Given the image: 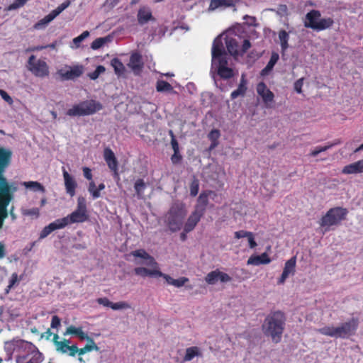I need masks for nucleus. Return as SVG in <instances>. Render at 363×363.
Here are the masks:
<instances>
[{
    "instance_id": "obj_1",
    "label": "nucleus",
    "mask_w": 363,
    "mask_h": 363,
    "mask_svg": "<svg viewBox=\"0 0 363 363\" xmlns=\"http://www.w3.org/2000/svg\"><path fill=\"white\" fill-rule=\"evenodd\" d=\"M286 320L284 312L281 311L271 312L267 315L262 325L263 333L266 336L270 337L273 342H280L284 331Z\"/></svg>"
},
{
    "instance_id": "obj_2",
    "label": "nucleus",
    "mask_w": 363,
    "mask_h": 363,
    "mask_svg": "<svg viewBox=\"0 0 363 363\" xmlns=\"http://www.w3.org/2000/svg\"><path fill=\"white\" fill-rule=\"evenodd\" d=\"M358 319L352 318L339 326L327 325L319 328L318 332L321 335L331 337L347 339L355 333L358 328Z\"/></svg>"
},
{
    "instance_id": "obj_3",
    "label": "nucleus",
    "mask_w": 363,
    "mask_h": 363,
    "mask_svg": "<svg viewBox=\"0 0 363 363\" xmlns=\"http://www.w3.org/2000/svg\"><path fill=\"white\" fill-rule=\"evenodd\" d=\"M186 211L182 203H174L165 216V223L172 232H177L182 228Z\"/></svg>"
},
{
    "instance_id": "obj_4",
    "label": "nucleus",
    "mask_w": 363,
    "mask_h": 363,
    "mask_svg": "<svg viewBox=\"0 0 363 363\" xmlns=\"http://www.w3.org/2000/svg\"><path fill=\"white\" fill-rule=\"evenodd\" d=\"M334 21L332 18H321V13L318 10L313 9L306 15L304 26L314 30L320 31L328 29L333 26Z\"/></svg>"
},
{
    "instance_id": "obj_5",
    "label": "nucleus",
    "mask_w": 363,
    "mask_h": 363,
    "mask_svg": "<svg viewBox=\"0 0 363 363\" xmlns=\"http://www.w3.org/2000/svg\"><path fill=\"white\" fill-rule=\"evenodd\" d=\"M103 108L101 104L95 100H86L74 104L71 108L68 109L66 114L71 117L89 116L101 110Z\"/></svg>"
},
{
    "instance_id": "obj_6",
    "label": "nucleus",
    "mask_w": 363,
    "mask_h": 363,
    "mask_svg": "<svg viewBox=\"0 0 363 363\" xmlns=\"http://www.w3.org/2000/svg\"><path fill=\"white\" fill-rule=\"evenodd\" d=\"M348 211L342 207H334L329 209L320 220V225L325 227V231H328L329 228L333 225H339L342 220L346 218Z\"/></svg>"
},
{
    "instance_id": "obj_7",
    "label": "nucleus",
    "mask_w": 363,
    "mask_h": 363,
    "mask_svg": "<svg viewBox=\"0 0 363 363\" xmlns=\"http://www.w3.org/2000/svg\"><path fill=\"white\" fill-rule=\"evenodd\" d=\"M43 355L33 343L27 342L26 345L16 358V363H41Z\"/></svg>"
},
{
    "instance_id": "obj_8",
    "label": "nucleus",
    "mask_w": 363,
    "mask_h": 363,
    "mask_svg": "<svg viewBox=\"0 0 363 363\" xmlns=\"http://www.w3.org/2000/svg\"><path fill=\"white\" fill-rule=\"evenodd\" d=\"M11 186L7 180L0 184V228L8 217L7 207L12 200Z\"/></svg>"
},
{
    "instance_id": "obj_9",
    "label": "nucleus",
    "mask_w": 363,
    "mask_h": 363,
    "mask_svg": "<svg viewBox=\"0 0 363 363\" xmlns=\"http://www.w3.org/2000/svg\"><path fill=\"white\" fill-rule=\"evenodd\" d=\"M28 69L36 77L45 78L49 76L50 70L47 62L41 59H37L33 55L28 60Z\"/></svg>"
},
{
    "instance_id": "obj_10",
    "label": "nucleus",
    "mask_w": 363,
    "mask_h": 363,
    "mask_svg": "<svg viewBox=\"0 0 363 363\" xmlns=\"http://www.w3.org/2000/svg\"><path fill=\"white\" fill-rule=\"evenodd\" d=\"M27 342L23 340H12L10 341H6L4 342V350L6 353V357H5L6 361H10L12 359L13 354L14 352L20 353L22 352L24 347L27 345Z\"/></svg>"
},
{
    "instance_id": "obj_11",
    "label": "nucleus",
    "mask_w": 363,
    "mask_h": 363,
    "mask_svg": "<svg viewBox=\"0 0 363 363\" xmlns=\"http://www.w3.org/2000/svg\"><path fill=\"white\" fill-rule=\"evenodd\" d=\"M212 65L217 64V61L224 58L227 59V54L225 51L222 39L220 36L216 38L212 45Z\"/></svg>"
},
{
    "instance_id": "obj_12",
    "label": "nucleus",
    "mask_w": 363,
    "mask_h": 363,
    "mask_svg": "<svg viewBox=\"0 0 363 363\" xmlns=\"http://www.w3.org/2000/svg\"><path fill=\"white\" fill-rule=\"evenodd\" d=\"M88 213L82 212L75 209L72 213H70L67 216L60 218V220L62 222V224L64 225L65 228L69 224L84 223L88 220Z\"/></svg>"
},
{
    "instance_id": "obj_13",
    "label": "nucleus",
    "mask_w": 363,
    "mask_h": 363,
    "mask_svg": "<svg viewBox=\"0 0 363 363\" xmlns=\"http://www.w3.org/2000/svg\"><path fill=\"white\" fill-rule=\"evenodd\" d=\"M257 92L262 99L263 103L267 108H271V104L274 102V94L267 88L264 82H261L257 85Z\"/></svg>"
},
{
    "instance_id": "obj_14",
    "label": "nucleus",
    "mask_w": 363,
    "mask_h": 363,
    "mask_svg": "<svg viewBox=\"0 0 363 363\" xmlns=\"http://www.w3.org/2000/svg\"><path fill=\"white\" fill-rule=\"evenodd\" d=\"M228 59L222 58L217 61V64L212 65L216 70L220 78L228 79L233 77L234 72L232 68L228 67Z\"/></svg>"
},
{
    "instance_id": "obj_15",
    "label": "nucleus",
    "mask_w": 363,
    "mask_h": 363,
    "mask_svg": "<svg viewBox=\"0 0 363 363\" xmlns=\"http://www.w3.org/2000/svg\"><path fill=\"white\" fill-rule=\"evenodd\" d=\"M69 69L64 71L60 69L57 74L62 80H71L79 77L84 72V67L82 65H77L73 67H69Z\"/></svg>"
},
{
    "instance_id": "obj_16",
    "label": "nucleus",
    "mask_w": 363,
    "mask_h": 363,
    "mask_svg": "<svg viewBox=\"0 0 363 363\" xmlns=\"http://www.w3.org/2000/svg\"><path fill=\"white\" fill-rule=\"evenodd\" d=\"M232 278L226 273L219 269L213 270L205 277V281L208 284L214 285L218 281L223 283L230 281Z\"/></svg>"
},
{
    "instance_id": "obj_17",
    "label": "nucleus",
    "mask_w": 363,
    "mask_h": 363,
    "mask_svg": "<svg viewBox=\"0 0 363 363\" xmlns=\"http://www.w3.org/2000/svg\"><path fill=\"white\" fill-rule=\"evenodd\" d=\"M128 67L131 69L135 75H139L144 67L142 55L138 52L132 53L128 63Z\"/></svg>"
},
{
    "instance_id": "obj_18",
    "label": "nucleus",
    "mask_w": 363,
    "mask_h": 363,
    "mask_svg": "<svg viewBox=\"0 0 363 363\" xmlns=\"http://www.w3.org/2000/svg\"><path fill=\"white\" fill-rule=\"evenodd\" d=\"M296 257H292L287 260L284 264L283 272L280 278L277 281L278 284H283L288 277L291 274L294 275L296 272Z\"/></svg>"
},
{
    "instance_id": "obj_19",
    "label": "nucleus",
    "mask_w": 363,
    "mask_h": 363,
    "mask_svg": "<svg viewBox=\"0 0 363 363\" xmlns=\"http://www.w3.org/2000/svg\"><path fill=\"white\" fill-rule=\"evenodd\" d=\"M11 155V152L0 147V184L6 181L3 174L10 162Z\"/></svg>"
},
{
    "instance_id": "obj_20",
    "label": "nucleus",
    "mask_w": 363,
    "mask_h": 363,
    "mask_svg": "<svg viewBox=\"0 0 363 363\" xmlns=\"http://www.w3.org/2000/svg\"><path fill=\"white\" fill-rule=\"evenodd\" d=\"M62 170L66 192L71 197H72L75 195L77 184L75 179L66 171L64 167Z\"/></svg>"
},
{
    "instance_id": "obj_21",
    "label": "nucleus",
    "mask_w": 363,
    "mask_h": 363,
    "mask_svg": "<svg viewBox=\"0 0 363 363\" xmlns=\"http://www.w3.org/2000/svg\"><path fill=\"white\" fill-rule=\"evenodd\" d=\"M213 194L212 191H202L197 199V203L194 210L204 215L207 205L208 203V196Z\"/></svg>"
},
{
    "instance_id": "obj_22",
    "label": "nucleus",
    "mask_w": 363,
    "mask_h": 363,
    "mask_svg": "<svg viewBox=\"0 0 363 363\" xmlns=\"http://www.w3.org/2000/svg\"><path fill=\"white\" fill-rule=\"evenodd\" d=\"M203 214L194 210L188 218L186 223L184 224V230L185 233H189L192 231L196 226Z\"/></svg>"
},
{
    "instance_id": "obj_23",
    "label": "nucleus",
    "mask_w": 363,
    "mask_h": 363,
    "mask_svg": "<svg viewBox=\"0 0 363 363\" xmlns=\"http://www.w3.org/2000/svg\"><path fill=\"white\" fill-rule=\"evenodd\" d=\"M104 156L109 169L113 172L115 175L118 176V161L113 152L107 147L104 150Z\"/></svg>"
},
{
    "instance_id": "obj_24",
    "label": "nucleus",
    "mask_w": 363,
    "mask_h": 363,
    "mask_svg": "<svg viewBox=\"0 0 363 363\" xmlns=\"http://www.w3.org/2000/svg\"><path fill=\"white\" fill-rule=\"evenodd\" d=\"M137 18L138 23L141 26L147 23L150 21H155V18L152 14L151 10L146 7L139 9L137 14Z\"/></svg>"
},
{
    "instance_id": "obj_25",
    "label": "nucleus",
    "mask_w": 363,
    "mask_h": 363,
    "mask_svg": "<svg viewBox=\"0 0 363 363\" xmlns=\"http://www.w3.org/2000/svg\"><path fill=\"white\" fill-rule=\"evenodd\" d=\"M62 228H64V225L62 224V222L60 220V218L57 219L54 222L50 223L48 225L45 226L41 230L39 238L44 239L54 230Z\"/></svg>"
},
{
    "instance_id": "obj_26",
    "label": "nucleus",
    "mask_w": 363,
    "mask_h": 363,
    "mask_svg": "<svg viewBox=\"0 0 363 363\" xmlns=\"http://www.w3.org/2000/svg\"><path fill=\"white\" fill-rule=\"evenodd\" d=\"M62 228H64V225L62 224V222L60 220V218L57 219L54 222L50 223L48 225L45 226L41 230L39 238L44 239L54 230Z\"/></svg>"
},
{
    "instance_id": "obj_27",
    "label": "nucleus",
    "mask_w": 363,
    "mask_h": 363,
    "mask_svg": "<svg viewBox=\"0 0 363 363\" xmlns=\"http://www.w3.org/2000/svg\"><path fill=\"white\" fill-rule=\"evenodd\" d=\"M62 228H64V225L62 224V222L60 220V218L57 219L54 222L50 223L48 225L45 226L41 230L39 238L44 239L54 230Z\"/></svg>"
},
{
    "instance_id": "obj_28",
    "label": "nucleus",
    "mask_w": 363,
    "mask_h": 363,
    "mask_svg": "<svg viewBox=\"0 0 363 363\" xmlns=\"http://www.w3.org/2000/svg\"><path fill=\"white\" fill-rule=\"evenodd\" d=\"M342 173L344 174L363 173V160L345 166L342 169Z\"/></svg>"
},
{
    "instance_id": "obj_29",
    "label": "nucleus",
    "mask_w": 363,
    "mask_h": 363,
    "mask_svg": "<svg viewBox=\"0 0 363 363\" xmlns=\"http://www.w3.org/2000/svg\"><path fill=\"white\" fill-rule=\"evenodd\" d=\"M56 351L61 354H67L70 357H74L77 353V346L76 345H69L64 342H57L55 347Z\"/></svg>"
},
{
    "instance_id": "obj_30",
    "label": "nucleus",
    "mask_w": 363,
    "mask_h": 363,
    "mask_svg": "<svg viewBox=\"0 0 363 363\" xmlns=\"http://www.w3.org/2000/svg\"><path fill=\"white\" fill-rule=\"evenodd\" d=\"M131 255L135 257H140L144 259L145 262L144 264L148 266H155L157 265V262L155 259L150 256L145 250L140 249L133 251Z\"/></svg>"
},
{
    "instance_id": "obj_31",
    "label": "nucleus",
    "mask_w": 363,
    "mask_h": 363,
    "mask_svg": "<svg viewBox=\"0 0 363 363\" xmlns=\"http://www.w3.org/2000/svg\"><path fill=\"white\" fill-rule=\"evenodd\" d=\"M271 262L270 258L266 252L260 255H252L247 260V264L259 265L269 264Z\"/></svg>"
},
{
    "instance_id": "obj_32",
    "label": "nucleus",
    "mask_w": 363,
    "mask_h": 363,
    "mask_svg": "<svg viewBox=\"0 0 363 363\" xmlns=\"http://www.w3.org/2000/svg\"><path fill=\"white\" fill-rule=\"evenodd\" d=\"M196 357H203L201 350L196 346L188 347L186 349V352L183 358V362H190Z\"/></svg>"
},
{
    "instance_id": "obj_33",
    "label": "nucleus",
    "mask_w": 363,
    "mask_h": 363,
    "mask_svg": "<svg viewBox=\"0 0 363 363\" xmlns=\"http://www.w3.org/2000/svg\"><path fill=\"white\" fill-rule=\"evenodd\" d=\"M247 91V80L245 79V76L244 74L242 75L240 84L237 89L234 90L231 94L230 98L232 100L235 99L240 96H244Z\"/></svg>"
},
{
    "instance_id": "obj_34",
    "label": "nucleus",
    "mask_w": 363,
    "mask_h": 363,
    "mask_svg": "<svg viewBox=\"0 0 363 363\" xmlns=\"http://www.w3.org/2000/svg\"><path fill=\"white\" fill-rule=\"evenodd\" d=\"M225 45L228 52L233 56H238L240 55L238 50V43L236 39L233 38H227L225 39Z\"/></svg>"
},
{
    "instance_id": "obj_35",
    "label": "nucleus",
    "mask_w": 363,
    "mask_h": 363,
    "mask_svg": "<svg viewBox=\"0 0 363 363\" xmlns=\"http://www.w3.org/2000/svg\"><path fill=\"white\" fill-rule=\"evenodd\" d=\"M342 143V140L340 139H335L333 142H329L325 146H318L316 147L313 150H312L310 153V155L312 157H316L319 153L322 152L327 151L330 149L333 146L337 145H340Z\"/></svg>"
},
{
    "instance_id": "obj_36",
    "label": "nucleus",
    "mask_w": 363,
    "mask_h": 363,
    "mask_svg": "<svg viewBox=\"0 0 363 363\" xmlns=\"http://www.w3.org/2000/svg\"><path fill=\"white\" fill-rule=\"evenodd\" d=\"M74 335L79 337L80 340H84V339L86 338V333L83 331L82 327L76 328L73 325L69 326L64 333V335Z\"/></svg>"
},
{
    "instance_id": "obj_37",
    "label": "nucleus",
    "mask_w": 363,
    "mask_h": 363,
    "mask_svg": "<svg viewBox=\"0 0 363 363\" xmlns=\"http://www.w3.org/2000/svg\"><path fill=\"white\" fill-rule=\"evenodd\" d=\"M134 272L136 275L142 277H157V274H160V271L157 269H148L145 267H136L134 269Z\"/></svg>"
},
{
    "instance_id": "obj_38",
    "label": "nucleus",
    "mask_w": 363,
    "mask_h": 363,
    "mask_svg": "<svg viewBox=\"0 0 363 363\" xmlns=\"http://www.w3.org/2000/svg\"><path fill=\"white\" fill-rule=\"evenodd\" d=\"M233 6V0H211L209 4V10L214 11L218 8Z\"/></svg>"
},
{
    "instance_id": "obj_39",
    "label": "nucleus",
    "mask_w": 363,
    "mask_h": 363,
    "mask_svg": "<svg viewBox=\"0 0 363 363\" xmlns=\"http://www.w3.org/2000/svg\"><path fill=\"white\" fill-rule=\"evenodd\" d=\"M279 59V54L277 52H272L269 61L268 62L266 67L262 70L261 74L262 75L267 74L273 69V67H274V65H276V63L277 62Z\"/></svg>"
},
{
    "instance_id": "obj_40",
    "label": "nucleus",
    "mask_w": 363,
    "mask_h": 363,
    "mask_svg": "<svg viewBox=\"0 0 363 363\" xmlns=\"http://www.w3.org/2000/svg\"><path fill=\"white\" fill-rule=\"evenodd\" d=\"M111 65L113 67L116 74L118 76H121L125 73V66L118 58L115 57L112 59Z\"/></svg>"
},
{
    "instance_id": "obj_41",
    "label": "nucleus",
    "mask_w": 363,
    "mask_h": 363,
    "mask_svg": "<svg viewBox=\"0 0 363 363\" xmlns=\"http://www.w3.org/2000/svg\"><path fill=\"white\" fill-rule=\"evenodd\" d=\"M23 185L26 189H30L31 191H33L34 192H37V191H40L42 193L45 192V187L38 182H33V181L24 182L23 183Z\"/></svg>"
},
{
    "instance_id": "obj_42",
    "label": "nucleus",
    "mask_w": 363,
    "mask_h": 363,
    "mask_svg": "<svg viewBox=\"0 0 363 363\" xmlns=\"http://www.w3.org/2000/svg\"><path fill=\"white\" fill-rule=\"evenodd\" d=\"M279 38L280 40L281 52L284 53L289 48L288 41L289 35L285 30H281L279 32Z\"/></svg>"
},
{
    "instance_id": "obj_43",
    "label": "nucleus",
    "mask_w": 363,
    "mask_h": 363,
    "mask_svg": "<svg viewBox=\"0 0 363 363\" xmlns=\"http://www.w3.org/2000/svg\"><path fill=\"white\" fill-rule=\"evenodd\" d=\"M156 90L158 92H170L173 90V87L166 81L158 80L156 84Z\"/></svg>"
},
{
    "instance_id": "obj_44",
    "label": "nucleus",
    "mask_w": 363,
    "mask_h": 363,
    "mask_svg": "<svg viewBox=\"0 0 363 363\" xmlns=\"http://www.w3.org/2000/svg\"><path fill=\"white\" fill-rule=\"evenodd\" d=\"M90 33L88 30L84 31L81 35L74 38L72 40V45H70L71 48L77 49L80 47L81 43L89 36Z\"/></svg>"
},
{
    "instance_id": "obj_45",
    "label": "nucleus",
    "mask_w": 363,
    "mask_h": 363,
    "mask_svg": "<svg viewBox=\"0 0 363 363\" xmlns=\"http://www.w3.org/2000/svg\"><path fill=\"white\" fill-rule=\"evenodd\" d=\"M134 188L138 197L140 198L146 188V185L143 179H138L135 183Z\"/></svg>"
},
{
    "instance_id": "obj_46",
    "label": "nucleus",
    "mask_w": 363,
    "mask_h": 363,
    "mask_svg": "<svg viewBox=\"0 0 363 363\" xmlns=\"http://www.w3.org/2000/svg\"><path fill=\"white\" fill-rule=\"evenodd\" d=\"M108 41H110L108 37L98 38L91 43V48L93 50H98Z\"/></svg>"
},
{
    "instance_id": "obj_47",
    "label": "nucleus",
    "mask_w": 363,
    "mask_h": 363,
    "mask_svg": "<svg viewBox=\"0 0 363 363\" xmlns=\"http://www.w3.org/2000/svg\"><path fill=\"white\" fill-rule=\"evenodd\" d=\"M199 190V180L194 177L193 180L190 184V195L193 197L196 196Z\"/></svg>"
},
{
    "instance_id": "obj_48",
    "label": "nucleus",
    "mask_w": 363,
    "mask_h": 363,
    "mask_svg": "<svg viewBox=\"0 0 363 363\" xmlns=\"http://www.w3.org/2000/svg\"><path fill=\"white\" fill-rule=\"evenodd\" d=\"M106 69L103 65H99L96 67L94 72L89 73L88 76L91 79L95 80L99 77L101 74L104 73Z\"/></svg>"
},
{
    "instance_id": "obj_49",
    "label": "nucleus",
    "mask_w": 363,
    "mask_h": 363,
    "mask_svg": "<svg viewBox=\"0 0 363 363\" xmlns=\"http://www.w3.org/2000/svg\"><path fill=\"white\" fill-rule=\"evenodd\" d=\"M96 184L94 181H91L89 184L88 191L91 194L94 199H98L101 196V194L96 191Z\"/></svg>"
},
{
    "instance_id": "obj_50",
    "label": "nucleus",
    "mask_w": 363,
    "mask_h": 363,
    "mask_svg": "<svg viewBox=\"0 0 363 363\" xmlns=\"http://www.w3.org/2000/svg\"><path fill=\"white\" fill-rule=\"evenodd\" d=\"M92 350L99 351V347L97 345H86L84 347L79 349L77 347V353L79 356L84 354L88 352H91Z\"/></svg>"
},
{
    "instance_id": "obj_51",
    "label": "nucleus",
    "mask_w": 363,
    "mask_h": 363,
    "mask_svg": "<svg viewBox=\"0 0 363 363\" xmlns=\"http://www.w3.org/2000/svg\"><path fill=\"white\" fill-rule=\"evenodd\" d=\"M55 18V15L51 12L48 15L45 16L42 20L35 25V28H39L41 25H45L52 21Z\"/></svg>"
},
{
    "instance_id": "obj_52",
    "label": "nucleus",
    "mask_w": 363,
    "mask_h": 363,
    "mask_svg": "<svg viewBox=\"0 0 363 363\" xmlns=\"http://www.w3.org/2000/svg\"><path fill=\"white\" fill-rule=\"evenodd\" d=\"M76 210L88 213L86 200L84 197L79 196L77 199V206Z\"/></svg>"
},
{
    "instance_id": "obj_53",
    "label": "nucleus",
    "mask_w": 363,
    "mask_h": 363,
    "mask_svg": "<svg viewBox=\"0 0 363 363\" xmlns=\"http://www.w3.org/2000/svg\"><path fill=\"white\" fill-rule=\"evenodd\" d=\"M131 308L130 305L125 301H120V302H117V303L112 302L111 308L113 310L128 309V308Z\"/></svg>"
},
{
    "instance_id": "obj_54",
    "label": "nucleus",
    "mask_w": 363,
    "mask_h": 363,
    "mask_svg": "<svg viewBox=\"0 0 363 363\" xmlns=\"http://www.w3.org/2000/svg\"><path fill=\"white\" fill-rule=\"evenodd\" d=\"M70 4L69 1H66L59 5L55 10H53L52 12L56 17L57 15H59L61 12H62L65 9H67Z\"/></svg>"
},
{
    "instance_id": "obj_55",
    "label": "nucleus",
    "mask_w": 363,
    "mask_h": 363,
    "mask_svg": "<svg viewBox=\"0 0 363 363\" xmlns=\"http://www.w3.org/2000/svg\"><path fill=\"white\" fill-rule=\"evenodd\" d=\"M18 281V274L16 273H13L9 280V284L6 289V292L8 293Z\"/></svg>"
},
{
    "instance_id": "obj_56",
    "label": "nucleus",
    "mask_w": 363,
    "mask_h": 363,
    "mask_svg": "<svg viewBox=\"0 0 363 363\" xmlns=\"http://www.w3.org/2000/svg\"><path fill=\"white\" fill-rule=\"evenodd\" d=\"M189 281V280L187 277H182L179 279H174V281H173L172 285L176 287L179 288V287L184 286L185 284L187 283Z\"/></svg>"
},
{
    "instance_id": "obj_57",
    "label": "nucleus",
    "mask_w": 363,
    "mask_h": 363,
    "mask_svg": "<svg viewBox=\"0 0 363 363\" xmlns=\"http://www.w3.org/2000/svg\"><path fill=\"white\" fill-rule=\"evenodd\" d=\"M169 135H171V138H171V145H172V147L174 152L179 151V143H178L177 139L175 138V136H174L172 130H169Z\"/></svg>"
},
{
    "instance_id": "obj_58",
    "label": "nucleus",
    "mask_w": 363,
    "mask_h": 363,
    "mask_svg": "<svg viewBox=\"0 0 363 363\" xmlns=\"http://www.w3.org/2000/svg\"><path fill=\"white\" fill-rule=\"evenodd\" d=\"M220 131L217 129L212 130L208 135V138L211 141H218L220 137Z\"/></svg>"
},
{
    "instance_id": "obj_59",
    "label": "nucleus",
    "mask_w": 363,
    "mask_h": 363,
    "mask_svg": "<svg viewBox=\"0 0 363 363\" xmlns=\"http://www.w3.org/2000/svg\"><path fill=\"white\" fill-rule=\"evenodd\" d=\"M182 156L179 153V151L174 152V154L171 157V161L174 164H177L181 162Z\"/></svg>"
},
{
    "instance_id": "obj_60",
    "label": "nucleus",
    "mask_w": 363,
    "mask_h": 363,
    "mask_svg": "<svg viewBox=\"0 0 363 363\" xmlns=\"http://www.w3.org/2000/svg\"><path fill=\"white\" fill-rule=\"evenodd\" d=\"M251 48V43L248 39H245L243 40L240 55H244L250 48Z\"/></svg>"
},
{
    "instance_id": "obj_61",
    "label": "nucleus",
    "mask_w": 363,
    "mask_h": 363,
    "mask_svg": "<svg viewBox=\"0 0 363 363\" xmlns=\"http://www.w3.org/2000/svg\"><path fill=\"white\" fill-rule=\"evenodd\" d=\"M61 325V320L57 315H53L51 320L50 326L52 328L58 329Z\"/></svg>"
},
{
    "instance_id": "obj_62",
    "label": "nucleus",
    "mask_w": 363,
    "mask_h": 363,
    "mask_svg": "<svg viewBox=\"0 0 363 363\" xmlns=\"http://www.w3.org/2000/svg\"><path fill=\"white\" fill-rule=\"evenodd\" d=\"M0 96L9 105H11L13 103V101L12 98L4 90L0 89Z\"/></svg>"
},
{
    "instance_id": "obj_63",
    "label": "nucleus",
    "mask_w": 363,
    "mask_h": 363,
    "mask_svg": "<svg viewBox=\"0 0 363 363\" xmlns=\"http://www.w3.org/2000/svg\"><path fill=\"white\" fill-rule=\"evenodd\" d=\"M96 302L100 305H103L106 307H110L111 308L112 302L110 301L108 298H97Z\"/></svg>"
},
{
    "instance_id": "obj_64",
    "label": "nucleus",
    "mask_w": 363,
    "mask_h": 363,
    "mask_svg": "<svg viewBox=\"0 0 363 363\" xmlns=\"http://www.w3.org/2000/svg\"><path fill=\"white\" fill-rule=\"evenodd\" d=\"M303 84V78H301L295 82L294 86L295 91L297 93L301 94L302 92Z\"/></svg>"
}]
</instances>
